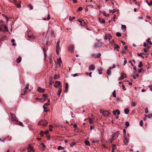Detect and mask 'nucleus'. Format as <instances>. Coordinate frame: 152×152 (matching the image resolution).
Here are the masks:
<instances>
[{
	"instance_id": "f257e3e1",
	"label": "nucleus",
	"mask_w": 152,
	"mask_h": 152,
	"mask_svg": "<svg viewBox=\"0 0 152 152\" xmlns=\"http://www.w3.org/2000/svg\"><path fill=\"white\" fill-rule=\"evenodd\" d=\"M48 124V123L47 121L42 120L39 122L38 125H41L43 126H46Z\"/></svg>"
},
{
	"instance_id": "f03ea898",
	"label": "nucleus",
	"mask_w": 152,
	"mask_h": 152,
	"mask_svg": "<svg viewBox=\"0 0 152 152\" xmlns=\"http://www.w3.org/2000/svg\"><path fill=\"white\" fill-rule=\"evenodd\" d=\"M13 2L14 5L16 6L17 7L19 8L21 7L20 1L17 2L16 0H13Z\"/></svg>"
},
{
	"instance_id": "7ed1b4c3",
	"label": "nucleus",
	"mask_w": 152,
	"mask_h": 152,
	"mask_svg": "<svg viewBox=\"0 0 152 152\" xmlns=\"http://www.w3.org/2000/svg\"><path fill=\"white\" fill-rule=\"evenodd\" d=\"M27 37L32 39H34L35 37L34 36L33 34L30 31H28L27 33Z\"/></svg>"
},
{
	"instance_id": "20e7f679",
	"label": "nucleus",
	"mask_w": 152,
	"mask_h": 152,
	"mask_svg": "<svg viewBox=\"0 0 152 152\" xmlns=\"http://www.w3.org/2000/svg\"><path fill=\"white\" fill-rule=\"evenodd\" d=\"M11 116V120L12 121H15V122H18V121L16 120V117L14 114L12 113H10Z\"/></svg>"
},
{
	"instance_id": "39448f33",
	"label": "nucleus",
	"mask_w": 152,
	"mask_h": 152,
	"mask_svg": "<svg viewBox=\"0 0 152 152\" xmlns=\"http://www.w3.org/2000/svg\"><path fill=\"white\" fill-rule=\"evenodd\" d=\"M60 41L59 40L57 42L56 44V52L57 54H58V51L60 50Z\"/></svg>"
},
{
	"instance_id": "423d86ee",
	"label": "nucleus",
	"mask_w": 152,
	"mask_h": 152,
	"mask_svg": "<svg viewBox=\"0 0 152 152\" xmlns=\"http://www.w3.org/2000/svg\"><path fill=\"white\" fill-rule=\"evenodd\" d=\"M61 86H62L61 82L59 81H56L55 82V84L54 85V86L56 88H57L58 86H59L60 87H61Z\"/></svg>"
},
{
	"instance_id": "0eeeda50",
	"label": "nucleus",
	"mask_w": 152,
	"mask_h": 152,
	"mask_svg": "<svg viewBox=\"0 0 152 152\" xmlns=\"http://www.w3.org/2000/svg\"><path fill=\"white\" fill-rule=\"evenodd\" d=\"M119 134V132L118 131H117L116 132H115L114 134H113L112 136L114 137L115 138H116L118 137Z\"/></svg>"
},
{
	"instance_id": "6e6552de",
	"label": "nucleus",
	"mask_w": 152,
	"mask_h": 152,
	"mask_svg": "<svg viewBox=\"0 0 152 152\" xmlns=\"http://www.w3.org/2000/svg\"><path fill=\"white\" fill-rule=\"evenodd\" d=\"M112 38V36L110 34H108L107 35H106L105 36L104 39L105 40H107V39H109V40H110V39H111Z\"/></svg>"
},
{
	"instance_id": "1a4fd4ad",
	"label": "nucleus",
	"mask_w": 152,
	"mask_h": 152,
	"mask_svg": "<svg viewBox=\"0 0 152 152\" xmlns=\"http://www.w3.org/2000/svg\"><path fill=\"white\" fill-rule=\"evenodd\" d=\"M45 89L39 87L37 88V91L41 93L44 92L45 91Z\"/></svg>"
},
{
	"instance_id": "9d476101",
	"label": "nucleus",
	"mask_w": 152,
	"mask_h": 152,
	"mask_svg": "<svg viewBox=\"0 0 152 152\" xmlns=\"http://www.w3.org/2000/svg\"><path fill=\"white\" fill-rule=\"evenodd\" d=\"M28 151L29 152H34V150L32 147L31 146L29 145L28 147Z\"/></svg>"
},
{
	"instance_id": "9b49d317",
	"label": "nucleus",
	"mask_w": 152,
	"mask_h": 152,
	"mask_svg": "<svg viewBox=\"0 0 152 152\" xmlns=\"http://www.w3.org/2000/svg\"><path fill=\"white\" fill-rule=\"evenodd\" d=\"M126 75L124 73H122L121 74V77L120 78V80H121L124 78H126Z\"/></svg>"
},
{
	"instance_id": "f8f14e48",
	"label": "nucleus",
	"mask_w": 152,
	"mask_h": 152,
	"mask_svg": "<svg viewBox=\"0 0 152 152\" xmlns=\"http://www.w3.org/2000/svg\"><path fill=\"white\" fill-rule=\"evenodd\" d=\"M27 90H24V89H23V90L22 91H21V96L22 97V96L25 95L26 94H27Z\"/></svg>"
},
{
	"instance_id": "ddd939ff",
	"label": "nucleus",
	"mask_w": 152,
	"mask_h": 152,
	"mask_svg": "<svg viewBox=\"0 0 152 152\" xmlns=\"http://www.w3.org/2000/svg\"><path fill=\"white\" fill-rule=\"evenodd\" d=\"M102 44L101 43H96L94 45V48L99 47L102 46Z\"/></svg>"
},
{
	"instance_id": "4468645a",
	"label": "nucleus",
	"mask_w": 152,
	"mask_h": 152,
	"mask_svg": "<svg viewBox=\"0 0 152 152\" xmlns=\"http://www.w3.org/2000/svg\"><path fill=\"white\" fill-rule=\"evenodd\" d=\"M95 69V66L94 64H92L89 67V69L90 70H94Z\"/></svg>"
},
{
	"instance_id": "2eb2a0df",
	"label": "nucleus",
	"mask_w": 152,
	"mask_h": 152,
	"mask_svg": "<svg viewBox=\"0 0 152 152\" xmlns=\"http://www.w3.org/2000/svg\"><path fill=\"white\" fill-rule=\"evenodd\" d=\"M124 143L126 145H127L128 144L129 139L126 137L124 138Z\"/></svg>"
},
{
	"instance_id": "dca6fc26",
	"label": "nucleus",
	"mask_w": 152,
	"mask_h": 152,
	"mask_svg": "<svg viewBox=\"0 0 152 152\" xmlns=\"http://www.w3.org/2000/svg\"><path fill=\"white\" fill-rule=\"evenodd\" d=\"M61 91H62L61 86V87H60L57 93V94L59 96H60L61 94Z\"/></svg>"
},
{
	"instance_id": "f3484780",
	"label": "nucleus",
	"mask_w": 152,
	"mask_h": 152,
	"mask_svg": "<svg viewBox=\"0 0 152 152\" xmlns=\"http://www.w3.org/2000/svg\"><path fill=\"white\" fill-rule=\"evenodd\" d=\"M74 46L73 45H71L69 48V50L72 52L74 50Z\"/></svg>"
},
{
	"instance_id": "a211bd4d",
	"label": "nucleus",
	"mask_w": 152,
	"mask_h": 152,
	"mask_svg": "<svg viewBox=\"0 0 152 152\" xmlns=\"http://www.w3.org/2000/svg\"><path fill=\"white\" fill-rule=\"evenodd\" d=\"M111 69L112 68L111 67H110L109 69L107 70V73L109 75H111V71H110V69Z\"/></svg>"
},
{
	"instance_id": "6ab92c4d",
	"label": "nucleus",
	"mask_w": 152,
	"mask_h": 152,
	"mask_svg": "<svg viewBox=\"0 0 152 152\" xmlns=\"http://www.w3.org/2000/svg\"><path fill=\"white\" fill-rule=\"evenodd\" d=\"M110 114V113L107 110H106L105 111H104V112H103V114L104 115H108Z\"/></svg>"
},
{
	"instance_id": "aec40b11",
	"label": "nucleus",
	"mask_w": 152,
	"mask_h": 152,
	"mask_svg": "<svg viewBox=\"0 0 152 152\" xmlns=\"http://www.w3.org/2000/svg\"><path fill=\"white\" fill-rule=\"evenodd\" d=\"M98 19L99 21L100 22V23H105V20L104 19L102 18H98Z\"/></svg>"
},
{
	"instance_id": "412c9836",
	"label": "nucleus",
	"mask_w": 152,
	"mask_h": 152,
	"mask_svg": "<svg viewBox=\"0 0 152 152\" xmlns=\"http://www.w3.org/2000/svg\"><path fill=\"white\" fill-rule=\"evenodd\" d=\"M21 60V57L20 56H19L18 58L17 59L16 61L18 63H20Z\"/></svg>"
},
{
	"instance_id": "4be33fe9",
	"label": "nucleus",
	"mask_w": 152,
	"mask_h": 152,
	"mask_svg": "<svg viewBox=\"0 0 152 152\" xmlns=\"http://www.w3.org/2000/svg\"><path fill=\"white\" fill-rule=\"evenodd\" d=\"M126 27L125 25H122L121 28L124 32L126 30Z\"/></svg>"
},
{
	"instance_id": "5701e85b",
	"label": "nucleus",
	"mask_w": 152,
	"mask_h": 152,
	"mask_svg": "<svg viewBox=\"0 0 152 152\" xmlns=\"http://www.w3.org/2000/svg\"><path fill=\"white\" fill-rule=\"evenodd\" d=\"M69 87V86L67 83H65V90L64 92H66L67 91V89Z\"/></svg>"
},
{
	"instance_id": "b1692460",
	"label": "nucleus",
	"mask_w": 152,
	"mask_h": 152,
	"mask_svg": "<svg viewBox=\"0 0 152 152\" xmlns=\"http://www.w3.org/2000/svg\"><path fill=\"white\" fill-rule=\"evenodd\" d=\"M80 24L82 26H85L86 25V23L85 21L83 20H82L81 21H80Z\"/></svg>"
},
{
	"instance_id": "393cba45",
	"label": "nucleus",
	"mask_w": 152,
	"mask_h": 152,
	"mask_svg": "<svg viewBox=\"0 0 152 152\" xmlns=\"http://www.w3.org/2000/svg\"><path fill=\"white\" fill-rule=\"evenodd\" d=\"M114 49H116L117 51H118V49L120 48L118 45L117 44H114Z\"/></svg>"
},
{
	"instance_id": "a878e982",
	"label": "nucleus",
	"mask_w": 152,
	"mask_h": 152,
	"mask_svg": "<svg viewBox=\"0 0 152 152\" xmlns=\"http://www.w3.org/2000/svg\"><path fill=\"white\" fill-rule=\"evenodd\" d=\"M64 147H62L61 146H59L58 148V150H64Z\"/></svg>"
},
{
	"instance_id": "bb28decb",
	"label": "nucleus",
	"mask_w": 152,
	"mask_h": 152,
	"mask_svg": "<svg viewBox=\"0 0 152 152\" xmlns=\"http://www.w3.org/2000/svg\"><path fill=\"white\" fill-rule=\"evenodd\" d=\"M124 112L125 114H127L129 113V110L128 108H126L124 110Z\"/></svg>"
},
{
	"instance_id": "cd10ccee",
	"label": "nucleus",
	"mask_w": 152,
	"mask_h": 152,
	"mask_svg": "<svg viewBox=\"0 0 152 152\" xmlns=\"http://www.w3.org/2000/svg\"><path fill=\"white\" fill-rule=\"evenodd\" d=\"M15 123H17V124H18L19 125H20L21 126H24V125L23 124V123L21 122H15Z\"/></svg>"
},
{
	"instance_id": "c85d7f7f",
	"label": "nucleus",
	"mask_w": 152,
	"mask_h": 152,
	"mask_svg": "<svg viewBox=\"0 0 152 152\" xmlns=\"http://www.w3.org/2000/svg\"><path fill=\"white\" fill-rule=\"evenodd\" d=\"M85 144L89 146L90 145L89 142L88 141L86 140L85 141Z\"/></svg>"
},
{
	"instance_id": "c756f323",
	"label": "nucleus",
	"mask_w": 152,
	"mask_h": 152,
	"mask_svg": "<svg viewBox=\"0 0 152 152\" xmlns=\"http://www.w3.org/2000/svg\"><path fill=\"white\" fill-rule=\"evenodd\" d=\"M50 19V15L49 14H48V17L47 18H44L43 19V20H49Z\"/></svg>"
},
{
	"instance_id": "7c9ffc66",
	"label": "nucleus",
	"mask_w": 152,
	"mask_h": 152,
	"mask_svg": "<svg viewBox=\"0 0 152 152\" xmlns=\"http://www.w3.org/2000/svg\"><path fill=\"white\" fill-rule=\"evenodd\" d=\"M143 66L142 62V61H140V62L139 64L138 65V67L140 68H141Z\"/></svg>"
},
{
	"instance_id": "2f4dec72",
	"label": "nucleus",
	"mask_w": 152,
	"mask_h": 152,
	"mask_svg": "<svg viewBox=\"0 0 152 152\" xmlns=\"http://www.w3.org/2000/svg\"><path fill=\"white\" fill-rule=\"evenodd\" d=\"M43 107L44 108V111L45 112H47L48 111V110H47V107H46V106L43 105Z\"/></svg>"
},
{
	"instance_id": "473e14b6",
	"label": "nucleus",
	"mask_w": 152,
	"mask_h": 152,
	"mask_svg": "<svg viewBox=\"0 0 152 152\" xmlns=\"http://www.w3.org/2000/svg\"><path fill=\"white\" fill-rule=\"evenodd\" d=\"M112 150H114L116 149V146L115 144H113L112 146Z\"/></svg>"
},
{
	"instance_id": "72a5a7b5",
	"label": "nucleus",
	"mask_w": 152,
	"mask_h": 152,
	"mask_svg": "<svg viewBox=\"0 0 152 152\" xmlns=\"http://www.w3.org/2000/svg\"><path fill=\"white\" fill-rule=\"evenodd\" d=\"M89 123L91 124L94 123V121L92 118H90L89 119Z\"/></svg>"
},
{
	"instance_id": "f704fd0d",
	"label": "nucleus",
	"mask_w": 152,
	"mask_h": 152,
	"mask_svg": "<svg viewBox=\"0 0 152 152\" xmlns=\"http://www.w3.org/2000/svg\"><path fill=\"white\" fill-rule=\"evenodd\" d=\"M102 68H101L99 69H98V72L99 74H101L102 73Z\"/></svg>"
},
{
	"instance_id": "c9c22d12",
	"label": "nucleus",
	"mask_w": 152,
	"mask_h": 152,
	"mask_svg": "<svg viewBox=\"0 0 152 152\" xmlns=\"http://www.w3.org/2000/svg\"><path fill=\"white\" fill-rule=\"evenodd\" d=\"M103 14L106 17L108 16L109 15V14H107L106 12L104 11L103 12Z\"/></svg>"
},
{
	"instance_id": "e433bc0d",
	"label": "nucleus",
	"mask_w": 152,
	"mask_h": 152,
	"mask_svg": "<svg viewBox=\"0 0 152 152\" xmlns=\"http://www.w3.org/2000/svg\"><path fill=\"white\" fill-rule=\"evenodd\" d=\"M83 7H79L78 9L77 10V12H80L82 11L83 10Z\"/></svg>"
},
{
	"instance_id": "4c0bfd02",
	"label": "nucleus",
	"mask_w": 152,
	"mask_h": 152,
	"mask_svg": "<svg viewBox=\"0 0 152 152\" xmlns=\"http://www.w3.org/2000/svg\"><path fill=\"white\" fill-rule=\"evenodd\" d=\"M75 17H73L72 18H71V16H70L69 20L70 21H72L73 20L75 19Z\"/></svg>"
},
{
	"instance_id": "58836bf2",
	"label": "nucleus",
	"mask_w": 152,
	"mask_h": 152,
	"mask_svg": "<svg viewBox=\"0 0 152 152\" xmlns=\"http://www.w3.org/2000/svg\"><path fill=\"white\" fill-rule=\"evenodd\" d=\"M28 7L30 8V10H32L33 8V6L31 4L28 5Z\"/></svg>"
},
{
	"instance_id": "ea45409f",
	"label": "nucleus",
	"mask_w": 152,
	"mask_h": 152,
	"mask_svg": "<svg viewBox=\"0 0 152 152\" xmlns=\"http://www.w3.org/2000/svg\"><path fill=\"white\" fill-rule=\"evenodd\" d=\"M115 139V138L114 137L112 136V137L110 140V142L111 143H112V141L114 140Z\"/></svg>"
},
{
	"instance_id": "a19ab883",
	"label": "nucleus",
	"mask_w": 152,
	"mask_h": 152,
	"mask_svg": "<svg viewBox=\"0 0 152 152\" xmlns=\"http://www.w3.org/2000/svg\"><path fill=\"white\" fill-rule=\"evenodd\" d=\"M150 38H148V39L146 40L147 42L148 43H149V44L150 45H152V43L151 41H150Z\"/></svg>"
},
{
	"instance_id": "79ce46f5",
	"label": "nucleus",
	"mask_w": 152,
	"mask_h": 152,
	"mask_svg": "<svg viewBox=\"0 0 152 152\" xmlns=\"http://www.w3.org/2000/svg\"><path fill=\"white\" fill-rule=\"evenodd\" d=\"M39 134H40V135H41V137H43V135H44V132H43V131H42V130H41L40 131V132Z\"/></svg>"
},
{
	"instance_id": "37998d69",
	"label": "nucleus",
	"mask_w": 152,
	"mask_h": 152,
	"mask_svg": "<svg viewBox=\"0 0 152 152\" xmlns=\"http://www.w3.org/2000/svg\"><path fill=\"white\" fill-rule=\"evenodd\" d=\"M41 146H42V148H43V149H44L45 148V145L44 144V143H42L41 144Z\"/></svg>"
},
{
	"instance_id": "c03bdc74",
	"label": "nucleus",
	"mask_w": 152,
	"mask_h": 152,
	"mask_svg": "<svg viewBox=\"0 0 152 152\" xmlns=\"http://www.w3.org/2000/svg\"><path fill=\"white\" fill-rule=\"evenodd\" d=\"M76 145V143L75 142H73L70 144V146L72 147Z\"/></svg>"
},
{
	"instance_id": "a18cd8bd",
	"label": "nucleus",
	"mask_w": 152,
	"mask_h": 152,
	"mask_svg": "<svg viewBox=\"0 0 152 152\" xmlns=\"http://www.w3.org/2000/svg\"><path fill=\"white\" fill-rule=\"evenodd\" d=\"M113 96L114 97H115L116 96V94H115V91L114 90L113 92Z\"/></svg>"
},
{
	"instance_id": "49530a36",
	"label": "nucleus",
	"mask_w": 152,
	"mask_h": 152,
	"mask_svg": "<svg viewBox=\"0 0 152 152\" xmlns=\"http://www.w3.org/2000/svg\"><path fill=\"white\" fill-rule=\"evenodd\" d=\"M131 106L132 107L135 106H136L135 103L133 101H132Z\"/></svg>"
},
{
	"instance_id": "de8ad7c7",
	"label": "nucleus",
	"mask_w": 152,
	"mask_h": 152,
	"mask_svg": "<svg viewBox=\"0 0 152 152\" xmlns=\"http://www.w3.org/2000/svg\"><path fill=\"white\" fill-rule=\"evenodd\" d=\"M124 64L123 65L124 66L126 64V63L127 62V61L126 60V59L125 58H124Z\"/></svg>"
},
{
	"instance_id": "09e8293b",
	"label": "nucleus",
	"mask_w": 152,
	"mask_h": 152,
	"mask_svg": "<svg viewBox=\"0 0 152 152\" xmlns=\"http://www.w3.org/2000/svg\"><path fill=\"white\" fill-rule=\"evenodd\" d=\"M116 36L118 37H121V34L119 32H117L116 33Z\"/></svg>"
},
{
	"instance_id": "8fccbe9b",
	"label": "nucleus",
	"mask_w": 152,
	"mask_h": 152,
	"mask_svg": "<svg viewBox=\"0 0 152 152\" xmlns=\"http://www.w3.org/2000/svg\"><path fill=\"white\" fill-rule=\"evenodd\" d=\"M143 54V55H144L145 54L144 53H137V55L139 56H141Z\"/></svg>"
},
{
	"instance_id": "3c124183",
	"label": "nucleus",
	"mask_w": 152,
	"mask_h": 152,
	"mask_svg": "<svg viewBox=\"0 0 152 152\" xmlns=\"http://www.w3.org/2000/svg\"><path fill=\"white\" fill-rule=\"evenodd\" d=\"M101 55V54L98 53L97 54H96V58H99Z\"/></svg>"
},
{
	"instance_id": "603ef678",
	"label": "nucleus",
	"mask_w": 152,
	"mask_h": 152,
	"mask_svg": "<svg viewBox=\"0 0 152 152\" xmlns=\"http://www.w3.org/2000/svg\"><path fill=\"white\" fill-rule=\"evenodd\" d=\"M129 123L128 121H126L125 124V125L127 126V127H128L129 126Z\"/></svg>"
},
{
	"instance_id": "864d4df0",
	"label": "nucleus",
	"mask_w": 152,
	"mask_h": 152,
	"mask_svg": "<svg viewBox=\"0 0 152 152\" xmlns=\"http://www.w3.org/2000/svg\"><path fill=\"white\" fill-rule=\"evenodd\" d=\"M143 124V122L142 120H141L140 122V126H142Z\"/></svg>"
},
{
	"instance_id": "5fc2aeb1",
	"label": "nucleus",
	"mask_w": 152,
	"mask_h": 152,
	"mask_svg": "<svg viewBox=\"0 0 152 152\" xmlns=\"http://www.w3.org/2000/svg\"><path fill=\"white\" fill-rule=\"evenodd\" d=\"M152 117V113L151 114H149L148 115V118H150Z\"/></svg>"
},
{
	"instance_id": "6e6d98bb",
	"label": "nucleus",
	"mask_w": 152,
	"mask_h": 152,
	"mask_svg": "<svg viewBox=\"0 0 152 152\" xmlns=\"http://www.w3.org/2000/svg\"><path fill=\"white\" fill-rule=\"evenodd\" d=\"M57 61H58V64H60V63H61L62 62V61H61V60L60 58H59Z\"/></svg>"
},
{
	"instance_id": "4d7b16f0",
	"label": "nucleus",
	"mask_w": 152,
	"mask_h": 152,
	"mask_svg": "<svg viewBox=\"0 0 152 152\" xmlns=\"http://www.w3.org/2000/svg\"><path fill=\"white\" fill-rule=\"evenodd\" d=\"M145 112L146 113H147L148 112V109L147 107H146L145 109Z\"/></svg>"
},
{
	"instance_id": "13d9d810",
	"label": "nucleus",
	"mask_w": 152,
	"mask_h": 152,
	"mask_svg": "<svg viewBox=\"0 0 152 152\" xmlns=\"http://www.w3.org/2000/svg\"><path fill=\"white\" fill-rule=\"evenodd\" d=\"M116 112L117 113V115H118L120 114V111L118 109L116 110Z\"/></svg>"
},
{
	"instance_id": "bf43d9fd",
	"label": "nucleus",
	"mask_w": 152,
	"mask_h": 152,
	"mask_svg": "<svg viewBox=\"0 0 152 152\" xmlns=\"http://www.w3.org/2000/svg\"><path fill=\"white\" fill-rule=\"evenodd\" d=\"M49 130L50 131H52V126L51 125H49Z\"/></svg>"
},
{
	"instance_id": "052dcab7",
	"label": "nucleus",
	"mask_w": 152,
	"mask_h": 152,
	"mask_svg": "<svg viewBox=\"0 0 152 152\" xmlns=\"http://www.w3.org/2000/svg\"><path fill=\"white\" fill-rule=\"evenodd\" d=\"M122 88L124 90H126V88H125V86L124 85H123L122 86Z\"/></svg>"
},
{
	"instance_id": "680f3d73",
	"label": "nucleus",
	"mask_w": 152,
	"mask_h": 152,
	"mask_svg": "<svg viewBox=\"0 0 152 152\" xmlns=\"http://www.w3.org/2000/svg\"><path fill=\"white\" fill-rule=\"evenodd\" d=\"M113 113L114 115H115L117 113L116 110H113Z\"/></svg>"
},
{
	"instance_id": "e2e57ef3",
	"label": "nucleus",
	"mask_w": 152,
	"mask_h": 152,
	"mask_svg": "<svg viewBox=\"0 0 152 152\" xmlns=\"http://www.w3.org/2000/svg\"><path fill=\"white\" fill-rule=\"evenodd\" d=\"M49 104H50L49 103H45L44 104L43 106H48L49 105Z\"/></svg>"
},
{
	"instance_id": "0e129e2a",
	"label": "nucleus",
	"mask_w": 152,
	"mask_h": 152,
	"mask_svg": "<svg viewBox=\"0 0 152 152\" xmlns=\"http://www.w3.org/2000/svg\"><path fill=\"white\" fill-rule=\"evenodd\" d=\"M42 96L44 98H47V97H48V96L45 94H44L43 95H42Z\"/></svg>"
},
{
	"instance_id": "69168bd1",
	"label": "nucleus",
	"mask_w": 152,
	"mask_h": 152,
	"mask_svg": "<svg viewBox=\"0 0 152 152\" xmlns=\"http://www.w3.org/2000/svg\"><path fill=\"white\" fill-rule=\"evenodd\" d=\"M28 85H27V86L26 87L24 88V89L27 90L28 89Z\"/></svg>"
},
{
	"instance_id": "338daca9",
	"label": "nucleus",
	"mask_w": 152,
	"mask_h": 152,
	"mask_svg": "<svg viewBox=\"0 0 152 152\" xmlns=\"http://www.w3.org/2000/svg\"><path fill=\"white\" fill-rule=\"evenodd\" d=\"M135 4L136 5H137L138 6H140L139 2H137V1H136L135 2Z\"/></svg>"
},
{
	"instance_id": "774afa93",
	"label": "nucleus",
	"mask_w": 152,
	"mask_h": 152,
	"mask_svg": "<svg viewBox=\"0 0 152 152\" xmlns=\"http://www.w3.org/2000/svg\"><path fill=\"white\" fill-rule=\"evenodd\" d=\"M148 87L150 88V90L152 91V86H149Z\"/></svg>"
}]
</instances>
